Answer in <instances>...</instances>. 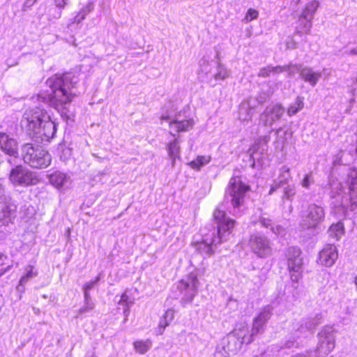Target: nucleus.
Returning a JSON list of instances; mask_svg holds the SVG:
<instances>
[{"label":"nucleus","instance_id":"f3484780","mask_svg":"<svg viewBox=\"0 0 357 357\" xmlns=\"http://www.w3.org/2000/svg\"><path fill=\"white\" fill-rule=\"evenodd\" d=\"M16 211L15 205L11 204L6 197H0V226L11 222Z\"/></svg>","mask_w":357,"mask_h":357},{"label":"nucleus","instance_id":"a878e982","mask_svg":"<svg viewBox=\"0 0 357 357\" xmlns=\"http://www.w3.org/2000/svg\"><path fill=\"white\" fill-rule=\"evenodd\" d=\"M291 178V173L290 169L287 166H283L280 169V174L278 176V182L279 184H275L271 186L269 194H272L274 191L276 190L280 187V184L286 183Z\"/></svg>","mask_w":357,"mask_h":357},{"label":"nucleus","instance_id":"9d476101","mask_svg":"<svg viewBox=\"0 0 357 357\" xmlns=\"http://www.w3.org/2000/svg\"><path fill=\"white\" fill-rule=\"evenodd\" d=\"M226 241H227V238H224L223 234L219 236L216 234L215 230H213L211 233L204 235L202 242L196 243V250L203 255L210 256L213 254L214 252L213 246H216Z\"/></svg>","mask_w":357,"mask_h":357},{"label":"nucleus","instance_id":"49530a36","mask_svg":"<svg viewBox=\"0 0 357 357\" xmlns=\"http://www.w3.org/2000/svg\"><path fill=\"white\" fill-rule=\"evenodd\" d=\"M68 0H54L55 4L57 7L63 8L67 3Z\"/></svg>","mask_w":357,"mask_h":357},{"label":"nucleus","instance_id":"7ed1b4c3","mask_svg":"<svg viewBox=\"0 0 357 357\" xmlns=\"http://www.w3.org/2000/svg\"><path fill=\"white\" fill-rule=\"evenodd\" d=\"M255 336L247 324H240L223 339V349L227 356L236 354L243 344H250Z\"/></svg>","mask_w":357,"mask_h":357},{"label":"nucleus","instance_id":"ddd939ff","mask_svg":"<svg viewBox=\"0 0 357 357\" xmlns=\"http://www.w3.org/2000/svg\"><path fill=\"white\" fill-rule=\"evenodd\" d=\"M284 109L280 104H271L266 106L260 115V121L265 126H271L284 115Z\"/></svg>","mask_w":357,"mask_h":357},{"label":"nucleus","instance_id":"2eb2a0df","mask_svg":"<svg viewBox=\"0 0 357 357\" xmlns=\"http://www.w3.org/2000/svg\"><path fill=\"white\" fill-rule=\"evenodd\" d=\"M198 285L197 277L195 274L190 273L185 280H181L179 282L178 288L181 291H186L184 299L188 302H191L197 292Z\"/></svg>","mask_w":357,"mask_h":357},{"label":"nucleus","instance_id":"7c9ffc66","mask_svg":"<svg viewBox=\"0 0 357 357\" xmlns=\"http://www.w3.org/2000/svg\"><path fill=\"white\" fill-rule=\"evenodd\" d=\"M134 299L131 298L128 294L127 292H124L119 301V305H121L123 307V314L126 318H127L130 314V307L133 305Z\"/></svg>","mask_w":357,"mask_h":357},{"label":"nucleus","instance_id":"3c124183","mask_svg":"<svg viewBox=\"0 0 357 357\" xmlns=\"http://www.w3.org/2000/svg\"><path fill=\"white\" fill-rule=\"evenodd\" d=\"M287 47L289 49H295L296 47V45L294 43H292L291 44H289V43H287Z\"/></svg>","mask_w":357,"mask_h":357},{"label":"nucleus","instance_id":"f257e3e1","mask_svg":"<svg viewBox=\"0 0 357 357\" xmlns=\"http://www.w3.org/2000/svg\"><path fill=\"white\" fill-rule=\"evenodd\" d=\"M21 126L31 135H39L49 141L56 134V128L47 112L35 107L25 110L21 120Z\"/></svg>","mask_w":357,"mask_h":357},{"label":"nucleus","instance_id":"39448f33","mask_svg":"<svg viewBox=\"0 0 357 357\" xmlns=\"http://www.w3.org/2000/svg\"><path fill=\"white\" fill-rule=\"evenodd\" d=\"M22 151L24 162L33 168H45L51 163L50 153L38 146H33L31 144H26Z\"/></svg>","mask_w":357,"mask_h":357},{"label":"nucleus","instance_id":"4468645a","mask_svg":"<svg viewBox=\"0 0 357 357\" xmlns=\"http://www.w3.org/2000/svg\"><path fill=\"white\" fill-rule=\"evenodd\" d=\"M213 216L218 224L216 234L219 236L223 234L224 238H227V240H228V237L235 225L234 220L226 217L225 212L220 209H216L214 211Z\"/></svg>","mask_w":357,"mask_h":357},{"label":"nucleus","instance_id":"c756f323","mask_svg":"<svg viewBox=\"0 0 357 357\" xmlns=\"http://www.w3.org/2000/svg\"><path fill=\"white\" fill-rule=\"evenodd\" d=\"M344 229L343 223L339 222L336 224L332 225L329 228L328 233L330 237L338 241L344 234Z\"/></svg>","mask_w":357,"mask_h":357},{"label":"nucleus","instance_id":"c03bdc74","mask_svg":"<svg viewBox=\"0 0 357 357\" xmlns=\"http://www.w3.org/2000/svg\"><path fill=\"white\" fill-rule=\"evenodd\" d=\"M85 305L78 310V314L89 312L94 308V303L92 302L91 298H84Z\"/></svg>","mask_w":357,"mask_h":357},{"label":"nucleus","instance_id":"c9c22d12","mask_svg":"<svg viewBox=\"0 0 357 357\" xmlns=\"http://www.w3.org/2000/svg\"><path fill=\"white\" fill-rule=\"evenodd\" d=\"M280 67L282 68V73L286 72L287 77H292L297 73L301 74V70L303 66L300 64L289 63L288 65L280 66Z\"/></svg>","mask_w":357,"mask_h":357},{"label":"nucleus","instance_id":"412c9836","mask_svg":"<svg viewBox=\"0 0 357 357\" xmlns=\"http://www.w3.org/2000/svg\"><path fill=\"white\" fill-rule=\"evenodd\" d=\"M49 182L54 188L60 190L64 187H66L71 183L70 176L63 172L56 171L48 176Z\"/></svg>","mask_w":357,"mask_h":357},{"label":"nucleus","instance_id":"680f3d73","mask_svg":"<svg viewBox=\"0 0 357 357\" xmlns=\"http://www.w3.org/2000/svg\"><path fill=\"white\" fill-rule=\"evenodd\" d=\"M297 1V3L300 2L301 0H296Z\"/></svg>","mask_w":357,"mask_h":357},{"label":"nucleus","instance_id":"a18cd8bd","mask_svg":"<svg viewBox=\"0 0 357 357\" xmlns=\"http://www.w3.org/2000/svg\"><path fill=\"white\" fill-rule=\"evenodd\" d=\"M314 183L312 173L306 174L301 181V185L303 188L308 189Z\"/></svg>","mask_w":357,"mask_h":357},{"label":"nucleus","instance_id":"864d4df0","mask_svg":"<svg viewBox=\"0 0 357 357\" xmlns=\"http://www.w3.org/2000/svg\"><path fill=\"white\" fill-rule=\"evenodd\" d=\"M354 283L355 284L356 289L357 290V275L354 278Z\"/></svg>","mask_w":357,"mask_h":357},{"label":"nucleus","instance_id":"a19ab883","mask_svg":"<svg viewBox=\"0 0 357 357\" xmlns=\"http://www.w3.org/2000/svg\"><path fill=\"white\" fill-rule=\"evenodd\" d=\"M265 324L261 322V321H259L257 318H254L252 321V333H255V335L258 333H261L264 331Z\"/></svg>","mask_w":357,"mask_h":357},{"label":"nucleus","instance_id":"6ab92c4d","mask_svg":"<svg viewBox=\"0 0 357 357\" xmlns=\"http://www.w3.org/2000/svg\"><path fill=\"white\" fill-rule=\"evenodd\" d=\"M194 125L195 121L193 119H182L180 115H177L174 120L169 121L171 130H174L176 132L188 131L194 127Z\"/></svg>","mask_w":357,"mask_h":357},{"label":"nucleus","instance_id":"1a4fd4ad","mask_svg":"<svg viewBox=\"0 0 357 357\" xmlns=\"http://www.w3.org/2000/svg\"><path fill=\"white\" fill-rule=\"evenodd\" d=\"M301 252L296 247H291L287 251V266L293 282H298L301 278L303 259Z\"/></svg>","mask_w":357,"mask_h":357},{"label":"nucleus","instance_id":"9b49d317","mask_svg":"<svg viewBox=\"0 0 357 357\" xmlns=\"http://www.w3.org/2000/svg\"><path fill=\"white\" fill-rule=\"evenodd\" d=\"M324 217L325 212L323 207L316 204L310 205L307 214L301 223V227L303 229L315 227L324 220Z\"/></svg>","mask_w":357,"mask_h":357},{"label":"nucleus","instance_id":"5fc2aeb1","mask_svg":"<svg viewBox=\"0 0 357 357\" xmlns=\"http://www.w3.org/2000/svg\"><path fill=\"white\" fill-rule=\"evenodd\" d=\"M86 357H96L95 353L92 352L89 354H87Z\"/></svg>","mask_w":357,"mask_h":357},{"label":"nucleus","instance_id":"ea45409f","mask_svg":"<svg viewBox=\"0 0 357 357\" xmlns=\"http://www.w3.org/2000/svg\"><path fill=\"white\" fill-rule=\"evenodd\" d=\"M296 195V187L294 185H289L284 188L282 199L292 200Z\"/></svg>","mask_w":357,"mask_h":357},{"label":"nucleus","instance_id":"cd10ccee","mask_svg":"<svg viewBox=\"0 0 357 357\" xmlns=\"http://www.w3.org/2000/svg\"><path fill=\"white\" fill-rule=\"evenodd\" d=\"M282 73V68L280 66H267L266 67L259 69L258 73V77L266 78L271 75H275Z\"/></svg>","mask_w":357,"mask_h":357},{"label":"nucleus","instance_id":"79ce46f5","mask_svg":"<svg viewBox=\"0 0 357 357\" xmlns=\"http://www.w3.org/2000/svg\"><path fill=\"white\" fill-rule=\"evenodd\" d=\"M99 280H100V278L98 276L94 280L90 281L89 282H86L84 285L83 289H84V298L88 299L89 298H91L89 291L90 289H93L94 287V286L96 285V284L98 283Z\"/></svg>","mask_w":357,"mask_h":357},{"label":"nucleus","instance_id":"603ef678","mask_svg":"<svg viewBox=\"0 0 357 357\" xmlns=\"http://www.w3.org/2000/svg\"><path fill=\"white\" fill-rule=\"evenodd\" d=\"M160 119L162 121H167V120H169V115H162L161 117H160Z\"/></svg>","mask_w":357,"mask_h":357},{"label":"nucleus","instance_id":"052dcab7","mask_svg":"<svg viewBox=\"0 0 357 357\" xmlns=\"http://www.w3.org/2000/svg\"><path fill=\"white\" fill-rule=\"evenodd\" d=\"M10 267H11L10 266H8V268H7V269H6V270L10 269Z\"/></svg>","mask_w":357,"mask_h":357},{"label":"nucleus","instance_id":"f704fd0d","mask_svg":"<svg viewBox=\"0 0 357 357\" xmlns=\"http://www.w3.org/2000/svg\"><path fill=\"white\" fill-rule=\"evenodd\" d=\"M303 98L298 96L292 104L289 105L287 109V114L291 116L296 114L298 112L301 110L304 107Z\"/></svg>","mask_w":357,"mask_h":357},{"label":"nucleus","instance_id":"f03ea898","mask_svg":"<svg viewBox=\"0 0 357 357\" xmlns=\"http://www.w3.org/2000/svg\"><path fill=\"white\" fill-rule=\"evenodd\" d=\"M75 78L73 73H66L63 75L56 74L47 80V85L51 89L47 97L51 106L60 110L72 101L73 96L71 89L76 84Z\"/></svg>","mask_w":357,"mask_h":357},{"label":"nucleus","instance_id":"bb28decb","mask_svg":"<svg viewBox=\"0 0 357 357\" xmlns=\"http://www.w3.org/2000/svg\"><path fill=\"white\" fill-rule=\"evenodd\" d=\"M259 221L263 227L270 228L273 234L282 236L285 234V229L280 225H274L271 220L261 218Z\"/></svg>","mask_w":357,"mask_h":357},{"label":"nucleus","instance_id":"e2e57ef3","mask_svg":"<svg viewBox=\"0 0 357 357\" xmlns=\"http://www.w3.org/2000/svg\"><path fill=\"white\" fill-rule=\"evenodd\" d=\"M330 357H333V356H330Z\"/></svg>","mask_w":357,"mask_h":357},{"label":"nucleus","instance_id":"423d86ee","mask_svg":"<svg viewBox=\"0 0 357 357\" xmlns=\"http://www.w3.org/2000/svg\"><path fill=\"white\" fill-rule=\"evenodd\" d=\"M250 187L244 183L238 176L230 178L225 191V199L229 202L234 208H238L244 204L245 194Z\"/></svg>","mask_w":357,"mask_h":357},{"label":"nucleus","instance_id":"5701e85b","mask_svg":"<svg viewBox=\"0 0 357 357\" xmlns=\"http://www.w3.org/2000/svg\"><path fill=\"white\" fill-rule=\"evenodd\" d=\"M174 318V310L172 308L167 309L164 314L160 317L158 325L155 328L157 335H161L164 333L165 328L170 324Z\"/></svg>","mask_w":357,"mask_h":357},{"label":"nucleus","instance_id":"c85d7f7f","mask_svg":"<svg viewBox=\"0 0 357 357\" xmlns=\"http://www.w3.org/2000/svg\"><path fill=\"white\" fill-rule=\"evenodd\" d=\"M211 160V155H198L194 160L190 162L188 165L193 169L199 171Z\"/></svg>","mask_w":357,"mask_h":357},{"label":"nucleus","instance_id":"f8f14e48","mask_svg":"<svg viewBox=\"0 0 357 357\" xmlns=\"http://www.w3.org/2000/svg\"><path fill=\"white\" fill-rule=\"evenodd\" d=\"M249 245L253 252L259 257H266L272 251L269 240L260 234L251 235Z\"/></svg>","mask_w":357,"mask_h":357},{"label":"nucleus","instance_id":"0eeeda50","mask_svg":"<svg viewBox=\"0 0 357 357\" xmlns=\"http://www.w3.org/2000/svg\"><path fill=\"white\" fill-rule=\"evenodd\" d=\"M316 357L328 356L335 347V333L332 327H324L318 334Z\"/></svg>","mask_w":357,"mask_h":357},{"label":"nucleus","instance_id":"aec40b11","mask_svg":"<svg viewBox=\"0 0 357 357\" xmlns=\"http://www.w3.org/2000/svg\"><path fill=\"white\" fill-rule=\"evenodd\" d=\"M0 145L6 154L15 158L17 157V144L14 139L10 138L5 133H0Z\"/></svg>","mask_w":357,"mask_h":357},{"label":"nucleus","instance_id":"6e6d98bb","mask_svg":"<svg viewBox=\"0 0 357 357\" xmlns=\"http://www.w3.org/2000/svg\"><path fill=\"white\" fill-rule=\"evenodd\" d=\"M3 189L2 186L0 185V197H1L3 195Z\"/></svg>","mask_w":357,"mask_h":357},{"label":"nucleus","instance_id":"13d9d810","mask_svg":"<svg viewBox=\"0 0 357 357\" xmlns=\"http://www.w3.org/2000/svg\"><path fill=\"white\" fill-rule=\"evenodd\" d=\"M281 130H282V128H280L277 129V130H276V134H277V135H278V134H279V132H280Z\"/></svg>","mask_w":357,"mask_h":357},{"label":"nucleus","instance_id":"4d7b16f0","mask_svg":"<svg viewBox=\"0 0 357 357\" xmlns=\"http://www.w3.org/2000/svg\"><path fill=\"white\" fill-rule=\"evenodd\" d=\"M293 357H307L305 354H297Z\"/></svg>","mask_w":357,"mask_h":357},{"label":"nucleus","instance_id":"b1692460","mask_svg":"<svg viewBox=\"0 0 357 357\" xmlns=\"http://www.w3.org/2000/svg\"><path fill=\"white\" fill-rule=\"evenodd\" d=\"M319 6V2L317 0H311L307 2L303 8L299 17V21L303 20H312L314 13Z\"/></svg>","mask_w":357,"mask_h":357},{"label":"nucleus","instance_id":"473e14b6","mask_svg":"<svg viewBox=\"0 0 357 357\" xmlns=\"http://www.w3.org/2000/svg\"><path fill=\"white\" fill-rule=\"evenodd\" d=\"M152 346V342L150 340H136L133 342V347L135 351L141 354L147 352Z\"/></svg>","mask_w":357,"mask_h":357},{"label":"nucleus","instance_id":"de8ad7c7","mask_svg":"<svg viewBox=\"0 0 357 357\" xmlns=\"http://www.w3.org/2000/svg\"><path fill=\"white\" fill-rule=\"evenodd\" d=\"M208 66V61L206 60H203L200 64L201 68L202 71H204L206 74L208 73L207 67Z\"/></svg>","mask_w":357,"mask_h":357},{"label":"nucleus","instance_id":"6e6552de","mask_svg":"<svg viewBox=\"0 0 357 357\" xmlns=\"http://www.w3.org/2000/svg\"><path fill=\"white\" fill-rule=\"evenodd\" d=\"M9 179L14 185L26 187L39 182L38 176L22 165H17L10 170Z\"/></svg>","mask_w":357,"mask_h":357},{"label":"nucleus","instance_id":"58836bf2","mask_svg":"<svg viewBox=\"0 0 357 357\" xmlns=\"http://www.w3.org/2000/svg\"><path fill=\"white\" fill-rule=\"evenodd\" d=\"M229 76V72L228 71V70L225 66L219 63L217 68V72L213 76L215 79L223 80L227 78Z\"/></svg>","mask_w":357,"mask_h":357},{"label":"nucleus","instance_id":"4c0bfd02","mask_svg":"<svg viewBox=\"0 0 357 357\" xmlns=\"http://www.w3.org/2000/svg\"><path fill=\"white\" fill-rule=\"evenodd\" d=\"M298 22L301 29L297 28L295 33L299 36H302L303 33L310 34L312 26V20H303L301 22L299 20Z\"/></svg>","mask_w":357,"mask_h":357},{"label":"nucleus","instance_id":"37998d69","mask_svg":"<svg viewBox=\"0 0 357 357\" xmlns=\"http://www.w3.org/2000/svg\"><path fill=\"white\" fill-rule=\"evenodd\" d=\"M259 17V12L254 8H249L245 13V17L243 22L246 23L250 22L254 20H256Z\"/></svg>","mask_w":357,"mask_h":357},{"label":"nucleus","instance_id":"e433bc0d","mask_svg":"<svg viewBox=\"0 0 357 357\" xmlns=\"http://www.w3.org/2000/svg\"><path fill=\"white\" fill-rule=\"evenodd\" d=\"M273 314V307L271 305H266L261 309L259 314L255 317L266 325Z\"/></svg>","mask_w":357,"mask_h":357},{"label":"nucleus","instance_id":"09e8293b","mask_svg":"<svg viewBox=\"0 0 357 357\" xmlns=\"http://www.w3.org/2000/svg\"><path fill=\"white\" fill-rule=\"evenodd\" d=\"M347 54L350 56H357V46L349 49L347 51Z\"/></svg>","mask_w":357,"mask_h":357},{"label":"nucleus","instance_id":"dca6fc26","mask_svg":"<svg viewBox=\"0 0 357 357\" xmlns=\"http://www.w3.org/2000/svg\"><path fill=\"white\" fill-rule=\"evenodd\" d=\"M257 107V100L248 98L244 100L239 106L238 119L242 122H249L255 112Z\"/></svg>","mask_w":357,"mask_h":357},{"label":"nucleus","instance_id":"2f4dec72","mask_svg":"<svg viewBox=\"0 0 357 357\" xmlns=\"http://www.w3.org/2000/svg\"><path fill=\"white\" fill-rule=\"evenodd\" d=\"M93 3L91 2H89L74 17L73 22L76 24L81 23L86 18V16L93 10Z\"/></svg>","mask_w":357,"mask_h":357},{"label":"nucleus","instance_id":"a211bd4d","mask_svg":"<svg viewBox=\"0 0 357 357\" xmlns=\"http://www.w3.org/2000/svg\"><path fill=\"white\" fill-rule=\"evenodd\" d=\"M338 257L337 250L335 246L327 245L319 252V262L326 267L332 266Z\"/></svg>","mask_w":357,"mask_h":357},{"label":"nucleus","instance_id":"393cba45","mask_svg":"<svg viewBox=\"0 0 357 357\" xmlns=\"http://www.w3.org/2000/svg\"><path fill=\"white\" fill-rule=\"evenodd\" d=\"M167 150L168 152V155L172 160V167L175 166L176 159H180V152L181 149L179 146V142L177 139H174L173 142H169L167 144Z\"/></svg>","mask_w":357,"mask_h":357},{"label":"nucleus","instance_id":"72a5a7b5","mask_svg":"<svg viewBox=\"0 0 357 357\" xmlns=\"http://www.w3.org/2000/svg\"><path fill=\"white\" fill-rule=\"evenodd\" d=\"M25 271L26 273L20 280V286H24L29 280L38 275V271L35 270L34 266L32 265L26 266Z\"/></svg>","mask_w":357,"mask_h":357},{"label":"nucleus","instance_id":"bf43d9fd","mask_svg":"<svg viewBox=\"0 0 357 357\" xmlns=\"http://www.w3.org/2000/svg\"><path fill=\"white\" fill-rule=\"evenodd\" d=\"M251 157H252L254 160H255V155H254V153H251Z\"/></svg>","mask_w":357,"mask_h":357},{"label":"nucleus","instance_id":"8fccbe9b","mask_svg":"<svg viewBox=\"0 0 357 357\" xmlns=\"http://www.w3.org/2000/svg\"><path fill=\"white\" fill-rule=\"evenodd\" d=\"M37 0H26L24 3V7H31Z\"/></svg>","mask_w":357,"mask_h":357},{"label":"nucleus","instance_id":"4be33fe9","mask_svg":"<svg viewBox=\"0 0 357 357\" xmlns=\"http://www.w3.org/2000/svg\"><path fill=\"white\" fill-rule=\"evenodd\" d=\"M300 77L305 82L309 83L312 86H314L321 77V73L314 71L312 68L305 66L301 70Z\"/></svg>","mask_w":357,"mask_h":357},{"label":"nucleus","instance_id":"20e7f679","mask_svg":"<svg viewBox=\"0 0 357 357\" xmlns=\"http://www.w3.org/2000/svg\"><path fill=\"white\" fill-rule=\"evenodd\" d=\"M349 186V197H344L341 203L334 208V213L339 217H344L347 211H354L357 209V169H350L347 178Z\"/></svg>","mask_w":357,"mask_h":357}]
</instances>
